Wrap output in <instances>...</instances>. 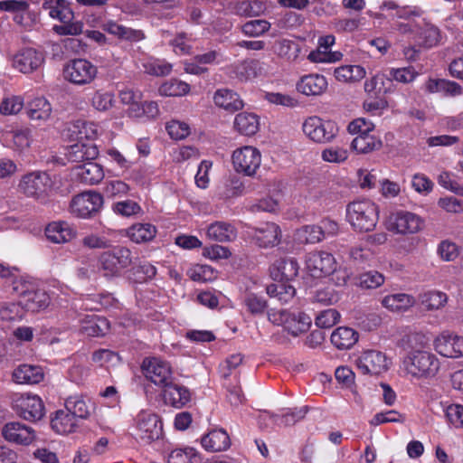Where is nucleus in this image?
<instances>
[{
    "instance_id": "obj_1",
    "label": "nucleus",
    "mask_w": 463,
    "mask_h": 463,
    "mask_svg": "<svg viewBox=\"0 0 463 463\" xmlns=\"http://www.w3.org/2000/svg\"><path fill=\"white\" fill-rule=\"evenodd\" d=\"M305 269L315 279L331 277V281L338 287L345 285L348 279L346 270L338 265L331 253L326 251H313L307 254Z\"/></svg>"
},
{
    "instance_id": "obj_2",
    "label": "nucleus",
    "mask_w": 463,
    "mask_h": 463,
    "mask_svg": "<svg viewBox=\"0 0 463 463\" xmlns=\"http://www.w3.org/2000/svg\"><path fill=\"white\" fill-rule=\"evenodd\" d=\"M439 368V359L435 354L426 350L408 352L401 364V370L404 374L416 380L433 378Z\"/></svg>"
},
{
    "instance_id": "obj_3",
    "label": "nucleus",
    "mask_w": 463,
    "mask_h": 463,
    "mask_svg": "<svg viewBox=\"0 0 463 463\" xmlns=\"http://www.w3.org/2000/svg\"><path fill=\"white\" fill-rule=\"evenodd\" d=\"M378 204L370 199L351 202L346 206V219L352 228L358 232L373 231L379 221Z\"/></svg>"
},
{
    "instance_id": "obj_4",
    "label": "nucleus",
    "mask_w": 463,
    "mask_h": 463,
    "mask_svg": "<svg viewBox=\"0 0 463 463\" xmlns=\"http://www.w3.org/2000/svg\"><path fill=\"white\" fill-rule=\"evenodd\" d=\"M132 262L131 250L123 246H118L110 250L103 251L98 259L99 270L108 279L119 277Z\"/></svg>"
},
{
    "instance_id": "obj_5",
    "label": "nucleus",
    "mask_w": 463,
    "mask_h": 463,
    "mask_svg": "<svg viewBox=\"0 0 463 463\" xmlns=\"http://www.w3.org/2000/svg\"><path fill=\"white\" fill-rule=\"evenodd\" d=\"M302 132L305 137L316 144H327L334 141L338 135L337 124L318 116H309L303 120Z\"/></svg>"
},
{
    "instance_id": "obj_6",
    "label": "nucleus",
    "mask_w": 463,
    "mask_h": 463,
    "mask_svg": "<svg viewBox=\"0 0 463 463\" xmlns=\"http://www.w3.org/2000/svg\"><path fill=\"white\" fill-rule=\"evenodd\" d=\"M268 319L273 325L283 326L293 336L306 333L312 324V319L307 314L288 309L271 310L268 313Z\"/></svg>"
},
{
    "instance_id": "obj_7",
    "label": "nucleus",
    "mask_w": 463,
    "mask_h": 463,
    "mask_svg": "<svg viewBox=\"0 0 463 463\" xmlns=\"http://www.w3.org/2000/svg\"><path fill=\"white\" fill-rule=\"evenodd\" d=\"M53 181L45 171H32L24 175L18 184L20 193L36 200H45L53 188Z\"/></svg>"
},
{
    "instance_id": "obj_8",
    "label": "nucleus",
    "mask_w": 463,
    "mask_h": 463,
    "mask_svg": "<svg viewBox=\"0 0 463 463\" xmlns=\"http://www.w3.org/2000/svg\"><path fill=\"white\" fill-rule=\"evenodd\" d=\"M424 223L421 216L405 210L392 212L384 222L387 231L399 235L418 233L423 229Z\"/></svg>"
},
{
    "instance_id": "obj_9",
    "label": "nucleus",
    "mask_w": 463,
    "mask_h": 463,
    "mask_svg": "<svg viewBox=\"0 0 463 463\" xmlns=\"http://www.w3.org/2000/svg\"><path fill=\"white\" fill-rule=\"evenodd\" d=\"M13 410L25 420H39L45 414L43 400L32 392H16L12 395Z\"/></svg>"
},
{
    "instance_id": "obj_10",
    "label": "nucleus",
    "mask_w": 463,
    "mask_h": 463,
    "mask_svg": "<svg viewBox=\"0 0 463 463\" xmlns=\"http://www.w3.org/2000/svg\"><path fill=\"white\" fill-rule=\"evenodd\" d=\"M136 436L145 444L159 439L163 436L160 417L148 410L140 411L135 418Z\"/></svg>"
},
{
    "instance_id": "obj_11",
    "label": "nucleus",
    "mask_w": 463,
    "mask_h": 463,
    "mask_svg": "<svg viewBox=\"0 0 463 463\" xmlns=\"http://www.w3.org/2000/svg\"><path fill=\"white\" fill-rule=\"evenodd\" d=\"M63 78L77 86L90 84L97 77L98 68L87 59L69 61L63 67Z\"/></svg>"
},
{
    "instance_id": "obj_12",
    "label": "nucleus",
    "mask_w": 463,
    "mask_h": 463,
    "mask_svg": "<svg viewBox=\"0 0 463 463\" xmlns=\"http://www.w3.org/2000/svg\"><path fill=\"white\" fill-rule=\"evenodd\" d=\"M232 164L236 173L254 176L261 165V153L252 146L238 147L232 154Z\"/></svg>"
},
{
    "instance_id": "obj_13",
    "label": "nucleus",
    "mask_w": 463,
    "mask_h": 463,
    "mask_svg": "<svg viewBox=\"0 0 463 463\" xmlns=\"http://www.w3.org/2000/svg\"><path fill=\"white\" fill-rule=\"evenodd\" d=\"M103 205L102 195L95 191L79 194L71 201L70 213L79 218H90L99 212Z\"/></svg>"
},
{
    "instance_id": "obj_14",
    "label": "nucleus",
    "mask_w": 463,
    "mask_h": 463,
    "mask_svg": "<svg viewBox=\"0 0 463 463\" xmlns=\"http://www.w3.org/2000/svg\"><path fill=\"white\" fill-rule=\"evenodd\" d=\"M355 364L363 374L380 375L389 370L391 360L385 353L372 349L362 352L356 358Z\"/></svg>"
},
{
    "instance_id": "obj_15",
    "label": "nucleus",
    "mask_w": 463,
    "mask_h": 463,
    "mask_svg": "<svg viewBox=\"0 0 463 463\" xmlns=\"http://www.w3.org/2000/svg\"><path fill=\"white\" fill-rule=\"evenodd\" d=\"M434 350L441 356L463 358V336L450 330H443L433 339Z\"/></svg>"
},
{
    "instance_id": "obj_16",
    "label": "nucleus",
    "mask_w": 463,
    "mask_h": 463,
    "mask_svg": "<svg viewBox=\"0 0 463 463\" xmlns=\"http://www.w3.org/2000/svg\"><path fill=\"white\" fill-rule=\"evenodd\" d=\"M142 369L145 376L156 385L164 387L172 382L173 371L169 363L159 358L145 359Z\"/></svg>"
},
{
    "instance_id": "obj_17",
    "label": "nucleus",
    "mask_w": 463,
    "mask_h": 463,
    "mask_svg": "<svg viewBox=\"0 0 463 463\" xmlns=\"http://www.w3.org/2000/svg\"><path fill=\"white\" fill-rule=\"evenodd\" d=\"M1 433L6 441L21 446H29L36 439L35 430L19 421L5 424Z\"/></svg>"
},
{
    "instance_id": "obj_18",
    "label": "nucleus",
    "mask_w": 463,
    "mask_h": 463,
    "mask_svg": "<svg viewBox=\"0 0 463 463\" xmlns=\"http://www.w3.org/2000/svg\"><path fill=\"white\" fill-rule=\"evenodd\" d=\"M44 63V55L33 48H24L13 57V67L22 73L35 71Z\"/></svg>"
},
{
    "instance_id": "obj_19",
    "label": "nucleus",
    "mask_w": 463,
    "mask_h": 463,
    "mask_svg": "<svg viewBox=\"0 0 463 463\" xmlns=\"http://www.w3.org/2000/svg\"><path fill=\"white\" fill-rule=\"evenodd\" d=\"M327 89V79L319 73L303 75L296 82L297 91L306 97L322 96Z\"/></svg>"
},
{
    "instance_id": "obj_20",
    "label": "nucleus",
    "mask_w": 463,
    "mask_h": 463,
    "mask_svg": "<svg viewBox=\"0 0 463 463\" xmlns=\"http://www.w3.org/2000/svg\"><path fill=\"white\" fill-rule=\"evenodd\" d=\"M6 146L18 153L27 151L33 142V130L28 127H15L2 135Z\"/></svg>"
},
{
    "instance_id": "obj_21",
    "label": "nucleus",
    "mask_w": 463,
    "mask_h": 463,
    "mask_svg": "<svg viewBox=\"0 0 463 463\" xmlns=\"http://www.w3.org/2000/svg\"><path fill=\"white\" fill-rule=\"evenodd\" d=\"M252 238L261 248H272L280 243L282 232L275 222H263L252 229Z\"/></svg>"
},
{
    "instance_id": "obj_22",
    "label": "nucleus",
    "mask_w": 463,
    "mask_h": 463,
    "mask_svg": "<svg viewBox=\"0 0 463 463\" xmlns=\"http://www.w3.org/2000/svg\"><path fill=\"white\" fill-rule=\"evenodd\" d=\"M26 117L39 126L48 123L52 118V106L44 97H35L25 105Z\"/></svg>"
},
{
    "instance_id": "obj_23",
    "label": "nucleus",
    "mask_w": 463,
    "mask_h": 463,
    "mask_svg": "<svg viewBox=\"0 0 463 463\" xmlns=\"http://www.w3.org/2000/svg\"><path fill=\"white\" fill-rule=\"evenodd\" d=\"M161 395L165 404L175 409L186 406L192 399V393L187 387L173 382L163 387Z\"/></svg>"
},
{
    "instance_id": "obj_24",
    "label": "nucleus",
    "mask_w": 463,
    "mask_h": 463,
    "mask_svg": "<svg viewBox=\"0 0 463 463\" xmlns=\"http://www.w3.org/2000/svg\"><path fill=\"white\" fill-rule=\"evenodd\" d=\"M299 270L298 261L294 258H280L269 267L270 277L279 282L294 279Z\"/></svg>"
},
{
    "instance_id": "obj_25",
    "label": "nucleus",
    "mask_w": 463,
    "mask_h": 463,
    "mask_svg": "<svg viewBox=\"0 0 463 463\" xmlns=\"http://www.w3.org/2000/svg\"><path fill=\"white\" fill-rule=\"evenodd\" d=\"M43 379L44 372L39 365L23 364L12 372V380L16 384L33 385L40 383Z\"/></svg>"
},
{
    "instance_id": "obj_26",
    "label": "nucleus",
    "mask_w": 463,
    "mask_h": 463,
    "mask_svg": "<svg viewBox=\"0 0 463 463\" xmlns=\"http://www.w3.org/2000/svg\"><path fill=\"white\" fill-rule=\"evenodd\" d=\"M99 155V149L93 142L77 140L65 148V156L69 161L80 163L92 161Z\"/></svg>"
},
{
    "instance_id": "obj_27",
    "label": "nucleus",
    "mask_w": 463,
    "mask_h": 463,
    "mask_svg": "<svg viewBox=\"0 0 463 463\" xmlns=\"http://www.w3.org/2000/svg\"><path fill=\"white\" fill-rule=\"evenodd\" d=\"M44 232L48 241L59 244L69 242L77 235L75 228L64 221L50 222Z\"/></svg>"
},
{
    "instance_id": "obj_28",
    "label": "nucleus",
    "mask_w": 463,
    "mask_h": 463,
    "mask_svg": "<svg viewBox=\"0 0 463 463\" xmlns=\"http://www.w3.org/2000/svg\"><path fill=\"white\" fill-rule=\"evenodd\" d=\"M73 175L80 183L88 185H93L101 182L105 174L100 165L89 161L75 166L73 169Z\"/></svg>"
},
{
    "instance_id": "obj_29",
    "label": "nucleus",
    "mask_w": 463,
    "mask_h": 463,
    "mask_svg": "<svg viewBox=\"0 0 463 463\" xmlns=\"http://www.w3.org/2000/svg\"><path fill=\"white\" fill-rule=\"evenodd\" d=\"M416 304V298L406 293H394L384 296L381 299L383 307L392 313H405Z\"/></svg>"
},
{
    "instance_id": "obj_30",
    "label": "nucleus",
    "mask_w": 463,
    "mask_h": 463,
    "mask_svg": "<svg viewBox=\"0 0 463 463\" xmlns=\"http://www.w3.org/2000/svg\"><path fill=\"white\" fill-rule=\"evenodd\" d=\"M206 236L218 242H230L237 238V229L230 222L217 221L207 226Z\"/></svg>"
},
{
    "instance_id": "obj_31",
    "label": "nucleus",
    "mask_w": 463,
    "mask_h": 463,
    "mask_svg": "<svg viewBox=\"0 0 463 463\" xmlns=\"http://www.w3.org/2000/svg\"><path fill=\"white\" fill-rule=\"evenodd\" d=\"M102 29L108 33L124 41L139 42L145 37L142 31L126 27L112 20L104 22Z\"/></svg>"
},
{
    "instance_id": "obj_32",
    "label": "nucleus",
    "mask_w": 463,
    "mask_h": 463,
    "mask_svg": "<svg viewBox=\"0 0 463 463\" xmlns=\"http://www.w3.org/2000/svg\"><path fill=\"white\" fill-rule=\"evenodd\" d=\"M213 101L217 107L231 112L241 109L244 106L240 96L229 89L217 90L213 95Z\"/></svg>"
},
{
    "instance_id": "obj_33",
    "label": "nucleus",
    "mask_w": 463,
    "mask_h": 463,
    "mask_svg": "<svg viewBox=\"0 0 463 463\" xmlns=\"http://www.w3.org/2000/svg\"><path fill=\"white\" fill-rule=\"evenodd\" d=\"M201 443L205 450L218 452L227 449L231 441L225 430H213L202 438Z\"/></svg>"
},
{
    "instance_id": "obj_34",
    "label": "nucleus",
    "mask_w": 463,
    "mask_h": 463,
    "mask_svg": "<svg viewBox=\"0 0 463 463\" xmlns=\"http://www.w3.org/2000/svg\"><path fill=\"white\" fill-rule=\"evenodd\" d=\"M43 9L48 11L50 17L62 24L71 22L74 17L66 0H44Z\"/></svg>"
},
{
    "instance_id": "obj_35",
    "label": "nucleus",
    "mask_w": 463,
    "mask_h": 463,
    "mask_svg": "<svg viewBox=\"0 0 463 463\" xmlns=\"http://www.w3.org/2000/svg\"><path fill=\"white\" fill-rule=\"evenodd\" d=\"M80 321V330L88 336L104 335L109 328L107 318L95 315H87Z\"/></svg>"
},
{
    "instance_id": "obj_36",
    "label": "nucleus",
    "mask_w": 463,
    "mask_h": 463,
    "mask_svg": "<svg viewBox=\"0 0 463 463\" xmlns=\"http://www.w3.org/2000/svg\"><path fill=\"white\" fill-rule=\"evenodd\" d=\"M156 233V227L148 222H137L127 230V236L131 241L137 244L153 241Z\"/></svg>"
},
{
    "instance_id": "obj_37",
    "label": "nucleus",
    "mask_w": 463,
    "mask_h": 463,
    "mask_svg": "<svg viewBox=\"0 0 463 463\" xmlns=\"http://www.w3.org/2000/svg\"><path fill=\"white\" fill-rule=\"evenodd\" d=\"M51 426L58 434H69L75 431L78 426L77 419L67 410H60L52 418Z\"/></svg>"
},
{
    "instance_id": "obj_38",
    "label": "nucleus",
    "mask_w": 463,
    "mask_h": 463,
    "mask_svg": "<svg viewBox=\"0 0 463 463\" xmlns=\"http://www.w3.org/2000/svg\"><path fill=\"white\" fill-rule=\"evenodd\" d=\"M234 128L241 135L253 136L260 129V118L254 113H239L234 118Z\"/></svg>"
},
{
    "instance_id": "obj_39",
    "label": "nucleus",
    "mask_w": 463,
    "mask_h": 463,
    "mask_svg": "<svg viewBox=\"0 0 463 463\" xmlns=\"http://www.w3.org/2000/svg\"><path fill=\"white\" fill-rule=\"evenodd\" d=\"M358 333L348 326L337 327L331 335V342L338 349H349L358 341Z\"/></svg>"
},
{
    "instance_id": "obj_40",
    "label": "nucleus",
    "mask_w": 463,
    "mask_h": 463,
    "mask_svg": "<svg viewBox=\"0 0 463 463\" xmlns=\"http://www.w3.org/2000/svg\"><path fill=\"white\" fill-rule=\"evenodd\" d=\"M383 143L379 137L371 133H364L353 139L351 148L358 154H368L380 149Z\"/></svg>"
},
{
    "instance_id": "obj_41",
    "label": "nucleus",
    "mask_w": 463,
    "mask_h": 463,
    "mask_svg": "<svg viewBox=\"0 0 463 463\" xmlns=\"http://www.w3.org/2000/svg\"><path fill=\"white\" fill-rule=\"evenodd\" d=\"M420 304L428 311L439 310L448 303V295L439 290H428L419 295Z\"/></svg>"
},
{
    "instance_id": "obj_42",
    "label": "nucleus",
    "mask_w": 463,
    "mask_h": 463,
    "mask_svg": "<svg viewBox=\"0 0 463 463\" xmlns=\"http://www.w3.org/2000/svg\"><path fill=\"white\" fill-rule=\"evenodd\" d=\"M20 301L24 310L38 312L49 306L50 297L43 289L38 288L32 294L25 295Z\"/></svg>"
},
{
    "instance_id": "obj_43",
    "label": "nucleus",
    "mask_w": 463,
    "mask_h": 463,
    "mask_svg": "<svg viewBox=\"0 0 463 463\" xmlns=\"http://www.w3.org/2000/svg\"><path fill=\"white\" fill-rule=\"evenodd\" d=\"M430 337L427 333L421 331H411L405 334L401 341L400 346L408 352L423 350L429 343Z\"/></svg>"
},
{
    "instance_id": "obj_44",
    "label": "nucleus",
    "mask_w": 463,
    "mask_h": 463,
    "mask_svg": "<svg viewBox=\"0 0 463 463\" xmlns=\"http://www.w3.org/2000/svg\"><path fill=\"white\" fill-rule=\"evenodd\" d=\"M273 52L279 58L288 61H295L300 53L299 45L289 39H279L273 44Z\"/></svg>"
},
{
    "instance_id": "obj_45",
    "label": "nucleus",
    "mask_w": 463,
    "mask_h": 463,
    "mask_svg": "<svg viewBox=\"0 0 463 463\" xmlns=\"http://www.w3.org/2000/svg\"><path fill=\"white\" fill-rule=\"evenodd\" d=\"M365 69L360 65H343L334 71V76L340 82H355L365 77Z\"/></svg>"
},
{
    "instance_id": "obj_46",
    "label": "nucleus",
    "mask_w": 463,
    "mask_h": 463,
    "mask_svg": "<svg viewBox=\"0 0 463 463\" xmlns=\"http://www.w3.org/2000/svg\"><path fill=\"white\" fill-rule=\"evenodd\" d=\"M71 131L77 140L93 142L99 136V128L95 122L78 120L72 125Z\"/></svg>"
},
{
    "instance_id": "obj_47",
    "label": "nucleus",
    "mask_w": 463,
    "mask_h": 463,
    "mask_svg": "<svg viewBox=\"0 0 463 463\" xmlns=\"http://www.w3.org/2000/svg\"><path fill=\"white\" fill-rule=\"evenodd\" d=\"M244 191L243 182L237 176L227 179L218 187L217 195L222 200H231L242 195Z\"/></svg>"
},
{
    "instance_id": "obj_48",
    "label": "nucleus",
    "mask_w": 463,
    "mask_h": 463,
    "mask_svg": "<svg viewBox=\"0 0 463 463\" xmlns=\"http://www.w3.org/2000/svg\"><path fill=\"white\" fill-rule=\"evenodd\" d=\"M162 97H182L189 93L190 85L177 79H171L163 82L158 90Z\"/></svg>"
},
{
    "instance_id": "obj_49",
    "label": "nucleus",
    "mask_w": 463,
    "mask_h": 463,
    "mask_svg": "<svg viewBox=\"0 0 463 463\" xmlns=\"http://www.w3.org/2000/svg\"><path fill=\"white\" fill-rule=\"evenodd\" d=\"M143 92L137 89L125 88L118 92L121 104L127 107L126 113L132 118L139 101L143 98Z\"/></svg>"
},
{
    "instance_id": "obj_50",
    "label": "nucleus",
    "mask_w": 463,
    "mask_h": 463,
    "mask_svg": "<svg viewBox=\"0 0 463 463\" xmlns=\"http://www.w3.org/2000/svg\"><path fill=\"white\" fill-rule=\"evenodd\" d=\"M160 115V109L157 101L156 100H144L143 99L139 101L138 107L132 118L153 121L156 120Z\"/></svg>"
},
{
    "instance_id": "obj_51",
    "label": "nucleus",
    "mask_w": 463,
    "mask_h": 463,
    "mask_svg": "<svg viewBox=\"0 0 463 463\" xmlns=\"http://www.w3.org/2000/svg\"><path fill=\"white\" fill-rule=\"evenodd\" d=\"M266 292L270 298H277L280 303H288L296 295L295 288L287 283L279 282L267 286Z\"/></svg>"
},
{
    "instance_id": "obj_52",
    "label": "nucleus",
    "mask_w": 463,
    "mask_h": 463,
    "mask_svg": "<svg viewBox=\"0 0 463 463\" xmlns=\"http://www.w3.org/2000/svg\"><path fill=\"white\" fill-rule=\"evenodd\" d=\"M440 41V31L433 24H425L419 33L418 43L423 47L432 48L438 45Z\"/></svg>"
},
{
    "instance_id": "obj_53",
    "label": "nucleus",
    "mask_w": 463,
    "mask_h": 463,
    "mask_svg": "<svg viewBox=\"0 0 463 463\" xmlns=\"http://www.w3.org/2000/svg\"><path fill=\"white\" fill-rule=\"evenodd\" d=\"M342 57V52L324 49L317 43V49L308 53L307 60L313 63H333L339 61Z\"/></svg>"
},
{
    "instance_id": "obj_54",
    "label": "nucleus",
    "mask_w": 463,
    "mask_h": 463,
    "mask_svg": "<svg viewBox=\"0 0 463 463\" xmlns=\"http://www.w3.org/2000/svg\"><path fill=\"white\" fill-rule=\"evenodd\" d=\"M145 71L153 76H166L171 73L173 66L165 60L149 57L142 64Z\"/></svg>"
},
{
    "instance_id": "obj_55",
    "label": "nucleus",
    "mask_w": 463,
    "mask_h": 463,
    "mask_svg": "<svg viewBox=\"0 0 463 463\" xmlns=\"http://www.w3.org/2000/svg\"><path fill=\"white\" fill-rule=\"evenodd\" d=\"M168 463H201V457L193 448L176 449L171 451Z\"/></svg>"
},
{
    "instance_id": "obj_56",
    "label": "nucleus",
    "mask_w": 463,
    "mask_h": 463,
    "mask_svg": "<svg viewBox=\"0 0 463 463\" xmlns=\"http://www.w3.org/2000/svg\"><path fill=\"white\" fill-rule=\"evenodd\" d=\"M114 301V298L109 293L87 296L83 299L81 307L87 310H100L101 308H108L113 306Z\"/></svg>"
},
{
    "instance_id": "obj_57",
    "label": "nucleus",
    "mask_w": 463,
    "mask_h": 463,
    "mask_svg": "<svg viewBox=\"0 0 463 463\" xmlns=\"http://www.w3.org/2000/svg\"><path fill=\"white\" fill-rule=\"evenodd\" d=\"M296 238L301 243H317L324 239L323 230L317 225H306L296 232Z\"/></svg>"
},
{
    "instance_id": "obj_58",
    "label": "nucleus",
    "mask_w": 463,
    "mask_h": 463,
    "mask_svg": "<svg viewBox=\"0 0 463 463\" xmlns=\"http://www.w3.org/2000/svg\"><path fill=\"white\" fill-rule=\"evenodd\" d=\"M266 10L265 4L260 0H245L236 6V12L241 16L252 17L262 14Z\"/></svg>"
},
{
    "instance_id": "obj_59",
    "label": "nucleus",
    "mask_w": 463,
    "mask_h": 463,
    "mask_svg": "<svg viewBox=\"0 0 463 463\" xmlns=\"http://www.w3.org/2000/svg\"><path fill=\"white\" fill-rule=\"evenodd\" d=\"M90 103L96 110L107 111L110 109L115 103L114 93L98 90L92 94Z\"/></svg>"
},
{
    "instance_id": "obj_60",
    "label": "nucleus",
    "mask_w": 463,
    "mask_h": 463,
    "mask_svg": "<svg viewBox=\"0 0 463 463\" xmlns=\"http://www.w3.org/2000/svg\"><path fill=\"white\" fill-rule=\"evenodd\" d=\"M111 208L114 213L123 217L136 216L143 213L140 204L130 199L118 201L113 203Z\"/></svg>"
},
{
    "instance_id": "obj_61",
    "label": "nucleus",
    "mask_w": 463,
    "mask_h": 463,
    "mask_svg": "<svg viewBox=\"0 0 463 463\" xmlns=\"http://www.w3.org/2000/svg\"><path fill=\"white\" fill-rule=\"evenodd\" d=\"M243 305L254 316L262 315L268 307L267 300L264 298L250 291L245 294Z\"/></svg>"
},
{
    "instance_id": "obj_62",
    "label": "nucleus",
    "mask_w": 463,
    "mask_h": 463,
    "mask_svg": "<svg viewBox=\"0 0 463 463\" xmlns=\"http://www.w3.org/2000/svg\"><path fill=\"white\" fill-rule=\"evenodd\" d=\"M24 107V99L19 95L5 96L0 103V113L5 116L16 115Z\"/></svg>"
},
{
    "instance_id": "obj_63",
    "label": "nucleus",
    "mask_w": 463,
    "mask_h": 463,
    "mask_svg": "<svg viewBox=\"0 0 463 463\" xmlns=\"http://www.w3.org/2000/svg\"><path fill=\"white\" fill-rule=\"evenodd\" d=\"M66 410L74 415V418L85 419L90 415V408L80 396H71L65 401Z\"/></svg>"
},
{
    "instance_id": "obj_64",
    "label": "nucleus",
    "mask_w": 463,
    "mask_h": 463,
    "mask_svg": "<svg viewBox=\"0 0 463 463\" xmlns=\"http://www.w3.org/2000/svg\"><path fill=\"white\" fill-rule=\"evenodd\" d=\"M419 76V72L413 66L402 68H390L389 77L399 83L409 84L413 82Z\"/></svg>"
}]
</instances>
